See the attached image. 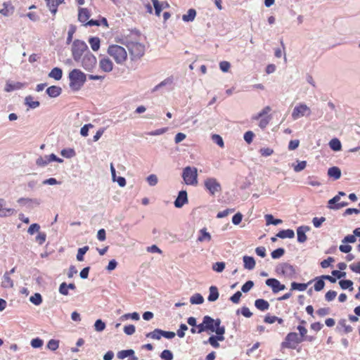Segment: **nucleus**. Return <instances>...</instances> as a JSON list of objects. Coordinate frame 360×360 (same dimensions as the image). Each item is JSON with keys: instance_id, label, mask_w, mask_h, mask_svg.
Instances as JSON below:
<instances>
[{"instance_id": "f257e3e1", "label": "nucleus", "mask_w": 360, "mask_h": 360, "mask_svg": "<svg viewBox=\"0 0 360 360\" xmlns=\"http://www.w3.org/2000/svg\"><path fill=\"white\" fill-rule=\"evenodd\" d=\"M139 37L137 32H131L122 37V43L127 47L132 60L141 58L145 53V46L139 42Z\"/></svg>"}, {"instance_id": "f03ea898", "label": "nucleus", "mask_w": 360, "mask_h": 360, "mask_svg": "<svg viewBox=\"0 0 360 360\" xmlns=\"http://www.w3.org/2000/svg\"><path fill=\"white\" fill-rule=\"evenodd\" d=\"M70 88L77 91L82 89L86 80V75L79 69H73L69 72Z\"/></svg>"}, {"instance_id": "7ed1b4c3", "label": "nucleus", "mask_w": 360, "mask_h": 360, "mask_svg": "<svg viewBox=\"0 0 360 360\" xmlns=\"http://www.w3.org/2000/svg\"><path fill=\"white\" fill-rule=\"evenodd\" d=\"M107 53L120 65L123 64L127 59V53L125 49L117 44L109 46Z\"/></svg>"}, {"instance_id": "20e7f679", "label": "nucleus", "mask_w": 360, "mask_h": 360, "mask_svg": "<svg viewBox=\"0 0 360 360\" xmlns=\"http://www.w3.org/2000/svg\"><path fill=\"white\" fill-rule=\"evenodd\" d=\"M71 51L74 60L79 63L86 51H89V50L85 42L76 39L72 43Z\"/></svg>"}, {"instance_id": "39448f33", "label": "nucleus", "mask_w": 360, "mask_h": 360, "mask_svg": "<svg viewBox=\"0 0 360 360\" xmlns=\"http://www.w3.org/2000/svg\"><path fill=\"white\" fill-rule=\"evenodd\" d=\"M276 272L290 279L295 278L297 274L295 267L288 262L278 264L276 267Z\"/></svg>"}, {"instance_id": "423d86ee", "label": "nucleus", "mask_w": 360, "mask_h": 360, "mask_svg": "<svg viewBox=\"0 0 360 360\" xmlns=\"http://www.w3.org/2000/svg\"><path fill=\"white\" fill-rule=\"evenodd\" d=\"M79 63L86 71L92 72L96 66L97 60L96 56L89 51H86Z\"/></svg>"}, {"instance_id": "0eeeda50", "label": "nucleus", "mask_w": 360, "mask_h": 360, "mask_svg": "<svg viewBox=\"0 0 360 360\" xmlns=\"http://www.w3.org/2000/svg\"><path fill=\"white\" fill-rule=\"evenodd\" d=\"M304 340H306V338H300L297 333H289L286 335L285 340L281 343V348L295 349L297 345Z\"/></svg>"}, {"instance_id": "6e6552de", "label": "nucleus", "mask_w": 360, "mask_h": 360, "mask_svg": "<svg viewBox=\"0 0 360 360\" xmlns=\"http://www.w3.org/2000/svg\"><path fill=\"white\" fill-rule=\"evenodd\" d=\"M182 177L187 185H197L198 169L195 167H186L183 170Z\"/></svg>"}, {"instance_id": "1a4fd4ad", "label": "nucleus", "mask_w": 360, "mask_h": 360, "mask_svg": "<svg viewBox=\"0 0 360 360\" xmlns=\"http://www.w3.org/2000/svg\"><path fill=\"white\" fill-rule=\"evenodd\" d=\"M311 114L310 108L304 103H299L296 105L292 112V118L296 120L303 116H309Z\"/></svg>"}, {"instance_id": "9d476101", "label": "nucleus", "mask_w": 360, "mask_h": 360, "mask_svg": "<svg viewBox=\"0 0 360 360\" xmlns=\"http://www.w3.org/2000/svg\"><path fill=\"white\" fill-rule=\"evenodd\" d=\"M205 187L212 195L221 190L220 184L214 178H207L205 181Z\"/></svg>"}, {"instance_id": "9b49d317", "label": "nucleus", "mask_w": 360, "mask_h": 360, "mask_svg": "<svg viewBox=\"0 0 360 360\" xmlns=\"http://www.w3.org/2000/svg\"><path fill=\"white\" fill-rule=\"evenodd\" d=\"M6 200L3 198H0V217H10L16 213L15 210L13 208H6Z\"/></svg>"}, {"instance_id": "f8f14e48", "label": "nucleus", "mask_w": 360, "mask_h": 360, "mask_svg": "<svg viewBox=\"0 0 360 360\" xmlns=\"http://www.w3.org/2000/svg\"><path fill=\"white\" fill-rule=\"evenodd\" d=\"M266 284L271 287L274 293H277L281 290H283L285 288V286L283 284H281L277 279L276 278H269L266 281Z\"/></svg>"}, {"instance_id": "ddd939ff", "label": "nucleus", "mask_w": 360, "mask_h": 360, "mask_svg": "<svg viewBox=\"0 0 360 360\" xmlns=\"http://www.w3.org/2000/svg\"><path fill=\"white\" fill-rule=\"evenodd\" d=\"M340 200L339 195H335L328 201V207L333 210H339L348 205L347 202H339Z\"/></svg>"}, {"instance_id": "4468645a", "label": "nucleus", "mask_w": 360, "mask_h": 360, "mask_svg": "<svg viewBox=\"0 0 360 360\" xmlns=\"http://www.w3.org/2000/svg\"><path fill=\"white\" fill-rule=\"evenodd\" d=\"M17 202L20 205H25L28 207H33L40 205V200L37 198H20Z\"/></svg>"}, {"instance_id": "2eb2a0df", "label": "nucleus", "mask_w": 360, "mask_h": 360, "mask_svg": "<svg viewBox=\"0 0 360 360\" xmlns=\"http://www.w3.org/2000/svg\"><path fill=\"white\" fill-rule=\"evenodd\" d=\"M188 196L186 191H179L176 199L175 200L174 204V206L177 208L182 207L185 204L188 203Z\"/></svg>"}, {"instance_id": "dca6fc26", "label": "nucleus", "mask_w": 360, "mask_h": 360, "mask_svg": "<svg viewBox=\"0 0 360 360\" xmlns=\"http://www.w3.org/2000/svg\"><path fill=\"white\" fill-rule=\"evenodd\" d=\"M99 67L103 72H110L113 69V63L110 58L104 57L100 60Z\"/></svg>"}, {"instance_id": "f3484780", "label": "nucleus", "mask_w": 360, "mask_h": 360, "mask_svg": "<svg viewBox=\"0 0 360 360\" xmlns=\"http://www.w3.org/2000/svg\"><path fill=\"white\" fill-rule=\"evenodd\" d=\"M310 228L307 226H301L297 229V241L299 243H304L307 240V237L305 234L306 232L309 231Z\"/></svg>"}, {"instance_id": "a211bd4d", "label": "nucleus", "mask_w": 360, "mask_h": 360, "mask_svg": "<svg viewBox=\"0 0 360 360\" xmlns=\"http://www.w3.org/2000/svg\"><path fill=\"white\" fill-rule=\"evenodd\" d=\"M224 340V336H215L212 335L209 338L207 341H205L204 343H209L214 348L217 349L219 347V343L218 341H223Z\"/></svg>"}, {"instance_id": "6ab92c4d", "label": "nucleus", "mask_w": 360, "mask_h": 360, "mask_svg": "<svg viewBox=\"0 0 360 360\" xmlns=\"http://www.w3.org/2000/svg\"><path fill=\"white\" fill-rule=\"evenodd\" d=\"M13 285V281L11 279V276L5 272L2 278L1 287L4 288H12Z\"/></svg>"}, {"instance_id": "aec40b11", "label": "nucleus", "mask_w": 360, "mask_h": 360, "mask_svg": "<svg viewBox=\"0 0 360 360\" xmlns=\"http://www.w3.org/2000/svg\"><path fill=\"white\" fill-rule=\"evenodd\" d=\"M46 91L50 97L56 98L61 94L62 89L58 86H51L47 88Z\"/></svg>"}, {"instance_id": "412c9836", "label": "nucleus", "mask_w": 360, "mask_h": 360, "mask_svg": "<svg viewBox=\"0 0 360 360\" xmlns=\"http://www.w3.org/2000/svg\"><path fill=\"white\" fill-rule=\"evenodd\" d=\"M173 82H174L173 77H169L166 78L165 79H164L163 81H162L160 84L156 85L153 89L152 92L157 91L160 88L164 87V86H171L173 84Z\"/></svg>"}, {"instance_id": "4be33fe9", "label": "nucleus", "mask_w": 360, "mask_h": 360, "mask_svg": "<svg viewBox=\"0 0 360 360\" xmlns=\"http://www.w3.org/2000/svg\"><path fill=\"white\" fill-rule=\"evenodd\" d=\"M328 175L334 180H337L341 176V170L338 167H330L328 170Z\"/></svg>"}, {"instance_id": "5701e85b", "label": "nucleus", "mask_w": 360, "mask_h": 360, "mask_svg": "<svg viewBox=\"0 0 360 360\" xmlns=\"http://www.w3.org/2000/svg\"><path fill=\"white\" fill-rule=\"evenodd\" d=\"M90 17V13L87 8H80L79 9L78 20L82 22H85Z\"/></svg>"}, {"instance_id": "b1692460", "label": "nucleus", "mask_w": 360, "mask_h": 360, "mask_svg": "<svg viewBox=\"0 0 360 360\" xmlns=\"http://www.w3.org/2000/svg\"><path fill=\"white\" fill-rule=\"evenodd\" d=\"M212 239L211 235L206 231V229H200L199 231V236L198 237V241L202 243L205 241L209 242Z\"/></svg>"}, {"instance_id": "393cba45", "label": "nucleus", "mask_w": 360, "mask_h": 360, "mask_svg": "<svg viewBox=\"0 0 360 360\" xmlns=\"http://www.w3.org/2000/svg\"><path fill=\"white\" fill-rule=\"evenodd\" d=\"M255 305L259 310L266 311L269 308V303L264 299H257L255 302Z\"/></svg>"}, {"instance_id": "a878e982", "label": "nucleus", "mask_w": 360, "mask_h": 360, "mask_svg": "<svg viewBox=\"0 0 360 360\" xmlns=\"http://www.w3.org/2000/svg\"><path fill=\"white\" fill-rule=\"evenodd\" d=\"M244 267L247 269L252 270L255 266V261L253 257L249 256L243 257Z\"/></svg>"}, {"instance_id": "bb28decb", "label": "nucleus", "mask_w": 360, "mask_h": 360, "mask_svg": "<svg viewBox=\"0 0 360 360\" xmlns=\"http://www.w3.org/2000/svg\"><path fill=\"white\" fill-rule=\"evenodd\" d=\"M209 290H210V295L207 297L208 301H210V302L216 301L219 297L218 288L214 285H212L210 287Z\"/></svg>"}, {"instance_id": "cd10ccee", "label": "nucleus", "mask_w": 360, "mask_h": 360, "mask_svg": "<svg viewBox=\"0 0 360 360\" xmlns=\"http://www.w3.org/2000/svg\"><path fill=\"white\" fill-rule=\"evenodd\" d=\"M63 76V70L60 68H54L49 73V77L56 80H60Z\"/></svg>"}, {"instance_id": "c85d7f7f", "label": "nucleus", "mask_w": 360, "mask_h": 360, "mask_svg": "<svg viewBox=\"0 0 360 360\" xmlns=\"http://www.w3.org/2000/svg\"><path fill=\"white\" fill-rule=\"evenodd\" d=\"M203 323H205V328H206L207 330H211L212 332L214 331V319L209 316H205L203 317Z\"/></svg>"}, {"instance_id": "c756f323", "label": "nucleus", "mask_w": 360, "mask_h": 360, "mask_svg": "<svg viewBox=\"0 0 360 360\" xmlns=\"http://www.w3.org/2000/svg\"><path fill=\"white\" fill-rule=\"evenodd\" d=\"M295 236V233L293 230L292 229H286V230H282L280 231L277 234L276 237H278L280 238H292Z\"/></svg>"}, {"instance_id": "7c9ffc66", "label": "nucleus", "mask_w": 360, "mask_h": 360, "mask_svg": "<svg viewBox=\"0 0 360 360\" xmlns=\"http://www.w3.org/2000/svg\"><path fill=\"white\" fill-rule=\"evenodd\" d=\"M196 15V11L193 8H190L187 14H185L182 16V19L185 22H192L194 20Z\"/></svg>"}, {"instance_id": "2f4dec72", "label": "nucleus", "mask_w": 360, "mask_h": 360, "mask_svg": "<svg viewBox=\"0 0 360 360\" xmlns=\"http://www.w3.org/2000/svg\"><path fill=\"white\" fill-rule=\"evenodd\" d=\"M146 336L152 339L160 340L162 336V330L155 329L153 331L147 333Z\"/></svg>"}, {"instance_id": "473e14b6", "label": "nucleus", "mask_w": 360, "mask_h": 360, "mask_svg": "<svg viewBox=\"0 0 360 360\" xmlns=\"http://www.w3.org/2000/svg\"><path fill=\"white\" fill-rule=\"evenodd\" d=\"M271 110V108L270 106H266L262 110L261 112H259L257 115H253L252 119L255 120H258L262 117H264L265 115H267Z\"/></svg>"}, {"instance_id": "72a5a7b5", "label": "nucleus", "mask_w": 360, "mask_h": 360, "mask_svg": "<svg viewBox=\"0 0 360 360\" xmlns=\"http://www.w3.org/2000/svg\"><path fill=\"white\" fill-rule=\"evenodd\" d=\"M190 302L193 304H200L203 303L204 298L200 293H195L191 297Z\"/></svg>"}, {"instance_id": "f704fd0d", "label": "nucleus", "mask_w": 360, "mask_h": 360, "mask_svg": "<svg viewBox=\"0 0 360 360\" xmlns=\"http://www.w3.org/2000/svg\"><path fill=\"white\" fill-rule=\"evenodd\" d=\"M89 43L93 51H96L100 48V39L98 37H91L89 39Z\"/></svg>"}, {"instance_id": "c9c22d12", "label": "nucleus", "mask_w": 360, "mask_h": 360, "mask_svg": "<svg viewBox=\"0 0 360 360\" xmlns=\"http://www.w3.org/2000/svg\"><path fill=\"white\" fill-rule=\"evenodd\" d=\"M329 146L330 148L335 151H339L341 150L342 148L341 143L338 139H333L329 142Z\"/></svg>"}, {"instance_id": "e433bc0d", "label": "nucleus", "mask_w": 360, "mask_h": 360, "mask_svg": "<svg viewBox=\"0 0 360 360\" xmlns=\"http://www.w3.org/2000/svg\"><path fill=\"white\" fill-rule=\"evenodd\" d=\"M48 155L40 156L36 160V165L39 167H45L49 163Z\"/></svg>"}, {"instance_id": "4c0bfd02", "label": "nucleus", "mask_w": 360, "mask_h": 360, "mask_svg": "<svg viewBox=\"0 0 360 360\" xmlns=\"http://www.w3.org/2000/svg\"><path fill=\"white\" fill-rule=\"evenodd\" d=\"M46 1L51 13L55 15L58 10V3H56L55 0H46Z\"/></svg>"}, {"instance_id": "58836bf2", "label": "nucleus", "mask_w": 360, "mask_h": 360, "mask_svg": "<svg viewBox=\"0 0 360 360\" xmlns=\"http://www.w3.org/2000/svg\"><path fill=\"white\" fill-rule=\"evenodd\" d=\"M25 104L33 109L39 107L40 105L39 101H34L33 98L31 96L25 98Z\"/></svg>"}, {"instance_id": "ea45409f", "label": "nucleus", "mask_w": 360, "mask_h": 360, "mask_svg": "<svg viewBox=\"0 0 360 360\" xmlns=\"http://www.w3.org/2000/svg\"><path fill=\"white\" fill-rule=\"evenodd\" d=\"M307 284L306 283H298L296 282H292L291 283V290H299L304 291L307 289Z\"/></svg>"}, {"instance_id": "a19ab883", "label": "nucleus", "mask_w": 360, "mask_h": 360, "mask_svg": "<svg viewBox=\"0 0 360 360\" xmlns=\"http://www.w3.org/2000/svg\"><path fill=\"white\" fill-rule=\"evenodd\" d=\"M339 284L342 289H347L349 288V290H353L352 285L353 282L350 280H341L339 282Z\"/></svg>"}, {"instance_id": "79ce46f5", "label": "nucleus", "mask_w": 360, "mask_h": 360, "mask_svg": "<svg viewBox=\"0 0 360 360\" xmlns=\"http://www.w3.org/2000/svg\"><path fill=\"white\" fill-rule=\"evenodd\" d=\"M265 219L266 221V224H274V225H278L282 223L281 219H274V217L271 214H266Z\"/></svg>"}, {"instance_id": "37998d69", "label": "nucleus", "mask_w": 360, "mask_h": 360, "mask_svg": "<svg viewBox=\"0 0 360 360\" xmlns=\"http://www.w3.org/2000/svg\"><path fill=\"white\" fill-rule=\"evenodd\" d=\"M152 3L155 11V15L160 16L164 3L160 4L158 0H152Z\"/></svg>"}, {"instance_id": "c03bdc74", "label": "nucleus", "mask_w": 360, "mask_h": 360, "mask_svg": "<svg viewBox=\"0 0 360 360\" xmlns=\"http://www.w3.org/2000/svg\"><path fill=\"white\" fill-rule=\"evenodd\" d=\"M134 352L133 349L122 350L117 353V357L120 359H123L127 356H133Z\"/></svg>"}, {"instance_id": "a18cd8bd", "label": "nucleus", "mask_w": 360, "mask_h": 360, "mask_svg": "<svg viewBox=\"0 0 360 360\" xmlns=\"http://www.w3.org/2000/svg\"><path fill=\"white\" fill-rule=\"evenodd\" d=\"M129 318L132 319L134 320L138 321V320H139L140 316H139V314L137 312H133L131 314H125L122 315L120 318V319L121 321H124V320H127V319H128Z\"/></svg>"}, {"instance_id": "49530a36", "label": "nucleus", "mask_w": 360, "mask_h": 360, "mask_svg": "<svg viewBox=\"0 0 360 360\" xmlns=\"http://www.w3.org/2000/svg\"><path fill=\"white\" fill-rule=\"evenodd\" d=\"M30 301L35 305H39L42 302V297L39 293H35L30 297Z\"/></svg>"}, {"instance_id": "de8ad7c7", "label": "nucleus", "mask_w": 360, "mask_h": 360, "mask_svg": "<svg viewBox=\"0 0 360 360\" xmlns=\"http://www.w3.org/2000/svg\"><path fill=\"white\" fill-rule=\"evenodd\" d=\"M88 246H84L83 248H79L77 254V259L79 262H82L84 260V255L88 251Z\"/></svg>"}, {"instance_id": "09e8293b", "label": "nucleus", "mask_w": 360, "mask_h": 360, "mask_svg": "<svg viewBox=\"0 0 360 360\" xmlns=\"http://www.w3.org/2000/svg\"><path fill=\"white\" fill-rule=\"evenodd\" d=\"M212 140L214 143L217 144L220 148L224 147V143L223 139L219 134H213L212 136Z\"/></svg>"}, {"instance_id": "8fccbe9b", "label": "nucleus", "mask_w": 360, "mask_h": 360, "mask_svg": "<svg viewBox=\"0 0 360 360\" xmlns=\"http://www.w3.org/2000/svg\"><path fill=\"white\" fill-rule=\"evenodd\" d=\"M259 120H260V121L259 123V127L261 129H264L266 127V126L269 124V122L271 121V115H266L264 117L260 118Z\"/></svg>"}, {"instance_id": "3c124183", "label": "nucleus", "mask_w": 360, "mask_h": 360, "mask_svg": "<svg viewBox=\"0 0 360 360\" xmlns=\"http://www.w3.org/2000/svg\"><path fill=\"white\" fill-rule=\"evenodd\" d=\"M285 250L282 248H279L275 250H274L271 255L273 259H279L281 258L282 256H283V255L285 254Z\"/></svg>"}, {"instance_id": "603ef678", "label": "nucleus", "mask_w": 360, "mask_h": 360, "mask_svg": "<svg viewBox=\"0 0 360 360\" xmlns=\"http://www.w3.org/2000/svg\"><path fill=\"white\" fill-rule=\"evenodd\" d=\"M22 86V84L21 83H20V82H16V83H14V84L7 83L6 86L5 90L6 91H13L15 89H20Z\"/></svg>"}, {"instance_id": "864d4df0", "label": "nucleus", "mask_w": 360, "mask_h": 360, "mask_svg": "<svg viewBox=\"0 0 360 360\" xmlns=\"http://www.w3.org/2000/svg\"><path fill=\"white\" fill-rule=\"evenodd\" d=\"M160 357L163 360H172L174 356L170 350L165 349L160 354Z\"/></svg>"}, {"instance_id": "5fc2aeb1", "label": "nucleus", "mask_w": 360, "mask_h": 360, "mask_svg": "<svg viewBox=\"0 0 360 360\" xmlns=\"http://www.w3.org/2000/svg\"><path fill=\"white\" fill-rule=\"evenodd\" d=\"M94 328L97 332H102L105 328V323L101 319L96 321Z\"/></svg>"}, {"instance_id": "6e6d98bb", "label": "nucleus", "mask_w": 360, "mask_h": 360, "mask_svg": "<svg viewBox=\"0 0 360 360\" xmlns=\"http://www.w3.org/2000/svg\"><path fill=\"white\" fill-rule=\"evenodd\" d=\"M338 325L344 328V332L345 333H351L353 330L352 327L346 324L345 319H341L338 322Z\"/></svg>"}, {"instance_id": "4d7b16f0", "label": "nucleus", "mask_w": 360, "mask_h": 360, "mask_svg": "<svg viewBox=\"0 0 360 360\" xmlns=\"http://www.w3.org/2000/svg\"><path fill=\"white\" fill-rule=\"evenodd\" d=\"M307 184L311 186H319L321 185V183L317 179L316 177L309 176L307 178Z\"/></svg>"}, {"instance_id": "13d9d810", "label": "nucleus", "mask_w": 360, "mask_h": 360, "mask_svg": "<svg viewBox=\"0 0 360 360\" xmlns=\"http://www.w3.org/2000/svg\"><path fill=\"white\" fill-rule=\"evenodd\" d=\"M324 285L325 282L323 279L321 277L320 278H316V281L314 284V290L316 291H320L324 288Z\"/></svg>"}, {"instance_id": "bf43d9fd", "label": "nucleus", "mask_w": 360, "mask_h": 360, "mask_svg": "<svg viewBox=\"0 0 360 360\" xmlns=\"http://www.w3.org/2000/svg\"><path fill=\"white\" fill-rule=\"evenodd\" d=\"M59 347V341L56 340H50L47 344V347L52 350L55 351Z\"/></svg>"}, {"instance_id": "052dcab7", "label": "nucleus", "mask_w": 360, "mask_h": 360, "mask_svg": "<svg viewBox=\"0 0 360 360\" xmlns=\"http://www.w3.org/2000/svg\"><path fill=\"white\" fill-rule=\"evenodd\" d=\"M225 268V263L223 262H218L213 264L212 269L217 272H221Z\"/></svg>"}, {"instance_id": "680f3d73", "label": "nucleus", "mask_w": 360, "mask_h": 360, "mask_svg": "<svg viewBox=\"0 0 360 360\" xmlns=\"http://www.w3.org/2000/svg\"><path fill=\"white\" fill-rule=\"evenodd\" d=\"M61 155L65 158H70L75 155V152L73 149H63L61 151Z\"/></svg>"}, {"instance_id": "e2e57ef3", "label": "nucleus", "mask_w": 360, "mask_h": 360, "mask_svg": "<svg viewBox=\"0 0 360 360\" xmlns=\"http://www.w3.org/2000/svg\"><path fill=\"white\" fill-rule=\"evenodd\" d=\"M147 181L150 186H154L158 184V179L155 174H150L147 177Z\"/></svg>"}, {"instance_id": "0e129e2a", "label": "nucleus", "mask_w": 360, "mask_h": 360, "mask_svg": "<svg viewBox=\"0 0 360 360\" xmlns=\"http://www.w3.org/2000/svg\"><path fill=\"white\" fill-rule=\"evenodd\" d=\"M46 239V234L44 232H39L36 236V241L39 244L42 245Z\"/></svg>"}, {"instance_id": "69168bd1", "label": "nucleus", "mask_w": 360, "mask_h": 360, "mask_svg": "<svg viewBox=\"0 0 360 360\" xmlns=\"http://www.w3.org/2000/svg\"><path fill=\"white\" fill-rule=\"evenodd\" d=\"M43 345V340L40 338H34L31 340V346L34 348H39Z\"/></svg>"}, {"instance_id": "338daca9", "label": "nucleus", "mask_w": 360, "mask_h": 360, "mask_svg": "<svg viewBox=\"0 0 360 360\" xmlns=\"http://www.w3.org/2000/svg\"><path fill=\"white\" fill-rule=\"evenodd\" d=\"M253 286H254L253 281H248L245 284L243 285V286L241 288V290L243 292H248Z\"/></svg>"}, {"instance_id": "774afa93", "label": "nucleus", "mask_w": 360, "mask_h": 360, "mask_svg": "<svg viewBox=\"0 0 360 360\" xmlns=\"http://www.w3.org/2000/svg\"><path fill=\"white\" fill-rule=\"evenodd\" d=\"M337 296V292L334 290H329L326 293L325 298L328 302L333 300Z\"/></svg>"}]
</instances>
